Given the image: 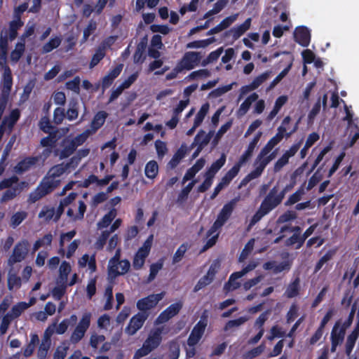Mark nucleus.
Segmentation results:
<instances>
[{
  "label": "nucleus",
  "mask_w": 359,
  "mask_h": 359,
  "mask_svg": "<svg viewBox=\"0 0 359 359\" xmlns=\"http://www.w3.org/2000/svg\"><path fill=\"white\" fill-rule=\"evenodd\" d=\"M239 200L240 198L238 196L235 197L224 205L219 214L217 215L216 220L210 228V229L207 231L208 238L211 236L214 233L220 229L225 224V223L231 217Z\"/></svg>",
  "instance_id": "obj_1"
},
{
  "label": "nucleus",
  "mask_w": 359,
  "mask_h": 359,
  "mask_svg": "<svg viewBox=\"0 0 359 359\" xmlns=\"http://www.w3.org/2000/svg\"><path fill=\"white\" fill-rule=\"evenodd\" d=\"M29 243L27 239L18 242L13 248V252L8 259V264L13 266L15 264L22 262L29 252Z\"/></svg>",
  "instance_id": "obj_2"
},
{
  "label": "nucleus",
  "mask_w": 359,
  "mask_h": 359,
  "mask_svg": "<svg viewBox=\"0 0 359 359\" xmlns=\"http://www.w3.org/2000/svg\"><path fill=\"white\" fill-rule=\"evenodd\" d=\"M283 198V193H280L278 186H274L270 189L260 205L270 212L282 203Z\"/></svg>",
  "instance_id": "obj_3"
},
{
  "label": "nucleus",
  "mask_w": 359,
  "mask_h": 359,
  "mask_svg": "<svg viewBox=\"0 0 359 359\" xmlns=\"http://www.w3.org/2000/svg\"><path fill=\"white\" fill-rule=\"evenodd\" d=\"M91 313L86 312L83 314L82 318L76 326L71 335V341L74 344L79 342L90 325Z\"/></svg>",
  "instance_id": "obj_4"
},
{
  "label": "nucleus",
  "mask_w": 359,
  "mask_h": 359,
  "mask_svg": "<svg viewBox=\"0 0 359 359\" xmlns=\"http://www.w3.org/2000/svg\"><path fill=\"white\" fill-rule=\"evenodd\" d=\"M165 292L158 294H149L146 297L142 298L137 302V308L140 312H146L154 307L164 297Z\"/></svg>",
  "instance_id": "obj_5"
},
{
  "label": "nucleus",
  "mask_w": 359,
  "mask_h": 359,
  "mask_svg": "<svg viewBox=\"0 0 359 359\" xmlns=\"http://www.w3.org/2000/svg\"><path fill=\"white\" fill-rule=\"evenodd\" d=\"M149 317V313L138 312L133 316L125 329L126 333L128 335H134L144 325Z\"/></svg>",
  "instance_id": "obj_6"
},
{
  "label": "nucleus",
  "mask_w": 359,
  "mask_h": 359,
  "mask_svg": "<svg viewBox=\"0 0 359 359\" xmlns=\"http://www.w3.org/2000/svg\"><path fill=\"white\" fill-rule=\"evenodd\" d=\"M212 135V131H210L208 134L203 130H200L198 132L194 137V142L191 144V147L197 146L196 149L192 154L193 158H196L199 155L203 149L210 142Z\"/></svg>",
  "instance_id": "obj_7"
},
{
  "label": "nucleus",
  "mask_w": 359,
  "mask_h": 359,
  "mask_svg": "<svg viewBox=\"0 0 359 359\" xmlns=\"http://www.w3.org/2000/svg\"><path fill=\"white\" fill-rule=\"evenodd\" d=\"M206 326V320L202 319L195 325L187 339V344L189 346H194L198 343L205 332Z\"/></svg>",
  "instance_id": "obj_8"
},
{
  "label": "nucleus",
  "mask_w": 359,
  "mask_h": 359,
  "mask_svg": "<svg viewBox=\"0 0 359 359\" xmlns=\"http://www.w3.org/2000/svg\"><path fill=\"white\" fill-rule=\"evenodd\" d=\"M201 60V53L198 52L190 51L186 53L180 65L182 69L191 70L198 65Z\"/></svg>",
  "instance_id": "obj_9"
},
{
  "label": "nucleus",
  "mask_w": 359,
  "mask_h": 359,
  "mask_svg": "<svg viewBox=\"0 0 359 359\" xmlns=\"http://www.w3.org/2000/svg\"><path fill=\"white\" fill-rule=\"evenodd\" d=\"M163 331V327H156L154 330H151L144 342V344L146 345L149 349V351H153L154 349L158 347L162 341V333Z\"/></svg>",
  "instance_id": "obj_10"
},
{
  "label": "nucleus",
  "mask_w": 359,
  "mask_h": 359,
  "mask_svg": "<svg viewBox=\"0 0 359 359\" xmlns=\"http://www.w3.org/2000/svg\"><path fill=\"white\" fill-rule=\"evenodd\" d=\"M2 89L1 94L9 95L13 86V75L10 67L4 62L2 64Z\"/></svg>",
  "instance_id": "obj_11"
},
{
  "label": "nucleus",
  "mask_w": 359,
  "mask_h": 359,
  "mask_svg": "<svg viewBox=\"0 0 359 359\" xmlns=\"http://www.w3.org/2000/svg\"><path fill=\"white\" fill-rule=\"evenodd\" d=\"M294 41L303 47H307L311 41V33L305 26L297 27L294 32Z\"/></svg>",
  "instance_id": "obj_12"
},
{
  "label": "nucleus",
  "mask_w": 359,
  "mask_h": 359,
  "mask_svg": "<svg viewBox=\"0 0 359 359\" xmlns=\"http://www.w3.org/2000/svg\"><path fill=\"white\" fill-rule=\"evenodd\" d=\"M60 180L52 179L46 175L37 187L44 196H46L53 191L60 185Z\"/></svg>",
  "instance_id": "obj_13"
},
{
  "label": "nucleus",
  "mask_w": 359,
  "mask_h": 359,
  "mask_svg": "<svg viewBox=\"0 0 359 359\" xmlns=\"http://www.w3.org/2000/svg\"><path fill=\"white\" fill-rule=\"evenodd\" d=\"M39 161L38 156H29L19 161L14 167V172L18 175H21L29 170Z\"/></svg>",
  "instance_id": "obj_14"
},
{
  "label": "nucleus",
  "mask_w": 359,
  "mask_h": 359,
  "mask_svg": "<svg viewBox=\"0 0 359 359\" xmlns=\"http://www.w3.org/2000/svg\"><path fill=\"white\" fill-rule=\"evenodd\" d=\"M346 334V330L341 327L340 320L336 321L330 334V341L341 344Z\"/></svg>",
  "instance_id": "obj_15"
},
{
  "label": "nucleus",
  "mask_w": 359,
  "mask_h": 359,
  "mask_svg": "<svg viewBox=\"0 0 359 359\" xmlns=\"http://www.w3.org/2000/svg\"><path fill=\"white\" fill-rule=\"evenodd\" d=\"M107 116L108 114L104 111H99L95 114L90 123L91 128L89 129L93 134L96 133L104 124Z\"/></svg>",
  "instance_id": "obj_16"
},
{
  "label": "nucleus",
  "mask_w": 359,
  "mask_h": 359,
  "mask_svg": "<svg viewBox=\"0 0 359 359\" xmlns=\"http://www.w3.org/2000/svg\"><path fill=\"white\" fill-rule=\"evenodd\" d=\"M20 118V111L18 109H13L8 116L4 118L1 123L8 128L9 133H11Z\"/></svg>",
  "instance_id": "obj_17"
},
{
  "label": "nucleus",
  "mask_w": 359,
  "mask_h": 359,
  "mask_svg": "<svg viewBox=\"0 0 359 359\" xmlns=\"http://www.w3.org/2000/svg\"><path fill=\"white\" fill-rule=\"evenodd\" d=\"M226 163V155L222 154L219 158L213 162L210 167L207 170L205 176L213 180L216 173L223 167Z\"/></svg>",
  "instance_id": "obj_18"
},
{
  "label": "nucleus",
  "mask_w": 359,
  "mask_h": 359,
  "mask_svg": "<svg viewBox=\"0 0 359 359\" xmlns=\"http://www.w3.org/2000/svg\"><path fill=\"white\" fill-rule=\"evenodd\" d=\"M305 241L302 234L293 233L285 241L284 244L287 248H294L295 250H299L304 245Z\"/></svg>",
  "instance_id": "obj_19"
},
{
  "label": "nucleus",
  "mask_w": 359,
  "mask_h": 359,
  "mask_svg": "<svg viewBox=\"0 0 359 359\" xmlns=\"http://www.w3.org/2000/svg\"><path fill=\"white\" fill-rule=\"evenodd\" d=\"M300 291V278H295L287 287L284 295L289 299L299 295Z\"/></svg>",
  "instance_id": "obj_20"
},
{
  "label": "nucleus",
  "mask_w": 359,
  "mask_h": 359,
  "mask_svg": "<svg viewBox=\"0 0 359 359\" xmlns=\"http://www.w3.org/2000/svg\"><path fill=\"white\" fill-rule=\"evenodd\" d=\"M258 97L259 96L256 93H252V94H250L240 105V107L237 111L238 116H244L250 109L252 104L254 102L257 101Z\"/></svg>",
  "instance_id": "obj_21"
},
{
  "label": "nucleus",
  "mask_w": 359,
  "mask_h": 359,
  "mask_svg": "<svg viewBox=\"0 0 359 359\" xmlns=\"http://www.w3.org/2000/svg\"><path fill=\"white\" fill-rule=\"evenodd\" d=\"M79 103L77 99H72L69 102V108L67 111L66 117L70 121L76 120L79 116Z\"/></svg>",
  "instance_id": "obj_22"
},
{
  "label": "nucleus",
  "mask_w": 359,
  "mask_h": 359,
  "mask_svg": "<svg viewBox=\"0 0 359 359\" xmlns=\"http://www.w3.org/2000/svg\"><path fill=\"white\" fill-rule=\"evenodd\" d=\"M251 25V18L246 19L241 25L236 27H233L229 30L231 33L233 39L234 40L238 39L241 35H243L247 30H248Z\"/></svg>",
  "instance_id": "obj_23"
},
{
  "label": "nucleus",
  "mask_w": 359,
  "mask_h": 359,
  "mask_svg": "<svg viewBox=\"0 0 359 359\" xmlns=\"http://www.w3.org/2000/svg\"><path fill=\"white\" fill-rule=\"evenodd\" d=\"M118 264L121 268V271H118L117 264L110 265L109 269V273L113 274L115 277L126 274L130 267V263L128 259L121 260Z\"/></svg>",
  "instance_id": "obj_24"
},
{
  "label": "nucleus",
  "mask_w": 359,
  "mask_h": 359,
  "mask_svg": "<svg viewBox=\"0 0 359 359\" xmlns=\"http://www.w3.org/2000/svg\"><path fill=\"white\" fill-rule=\"evenodd\" d=\"M236 20V16H229L224 18L219 24L208 32V35L217 34L228 28Z\"/></svg>",
  "instance_id": "obj_25"
},
{
  "label": "nucleus",
  "mask_w": 359,
  "mask_h": 359,
  "mask_svg": "<svg viewBox=\"0 0 359 359\" xmlns=\"http://www.w3.org/2000/svg\"><path fill=\"white\" fill-rule=\"evenodd\" d=\"M106 46L104 44L100 45L93 54L89 64L90 69L95 67L105 56Z\"/></svg>",
  "instance_id": "obj_26"
},
{
  "label": "nucleus",
  "mask_w": 359,
  "mask_h": 359,
  "mask_svg": "<svg viewBox=\"0 0 359 359\" xmlns=\"http://www.w3.org/2000/svg\"><path fill=\"white\" fill-rule=\"evenodd\" d=\"M144 173L147 178L154 179L158 173V165L154 160L149 161L145 165Z\"/></svg>",
  "instance_id": "obj_27"
},
{
  "label": "nucleus",
  "mask_w": 359,
  "mask_h": 359,
  "mask_svg": "<svg viewBox=\"0 0 359 359\" xmlns=\"http://www.w3.org/2000/svg\"><path fill=\"white\" fill-rule=\"evenodd\" d=\"M280 142L281 140L280 139L279 135H275L271 138L266 144L261 149L259 154V158L263 157L264 156L268 155V154L273 149V147Z\"/></svg>",
  "instance_id": "obj_28"
},
{
  "label": "nucleus",
  "mask_w": 359,
  "mask_h": 359,
  "mask_svg": "<svg viewBox=\"0 0 359 359\" xmlns=\"http://www.w3.org/2000/svg\"><path fill=\"white\" fill-rule=\"evenodd\" d=\"M24 25L22 20L13 19L9 22L8 39L10 41L14 40L18 36V30Z\"/></svg>",
  "instance_id": "obj_29"
},
{
  "label": "nucleus",
  "mask_w": 359,
  "mask_h": 359,
  "mask_svg": "<svg viewBox=\"0 0 359 359\" xmlns=\"http://www.w3.org/2000/svg\"><path fill=\"white\" fill-rule=\"evenodd\" d=\"M67 171L65 163H61L50 168L46 175L52 179H56L62 176Z\"/></svg>",
  "instance_id": "obj_30"
},
{
  "label": "nucleus",
  "mask_w": 359,
  "mask_h": 359,
  "mask_svg": "<svg viewBox=\"0 0 359 359\" xmlns=\"http://www.w3.org/2000/svg\"><path fill=\"white\" fill-rule=\"evenodd\" d=\"M241 165L236 163L222 178L221 182L224 185L231 182V181L238 174Z\"/></svg>",
  "instance_id": "obj_31"
},
{
  "label": "nucleus",
  "mask_w": 359,
  "mask_h": 359,
  "mask_svg": "<svg viewBox=\"0 0 359 359\" xmlns=\"http://www.w3.org/2000/svg\"><path fill=\"white\" fill-rule=\"evenodd\" d=\"M25 50V42H18L15 45V49L11 53V60L13 62L15 63L22 56Z\"/></svg>",
  "instance_id": "obj_32"
},
{
  "label": "nucleus",
  "mask_w": 359,
  "mask_h": 359,
  "mask_svg": "<svg viewBox=\"0 0 359 359\" xmlns=\"http://www.w3.org/2000/svg\"><path fill=\"white\" fill-rule=\"evenodd\" d=\"M196 183V180H194L182 189V191L179 193L177 198V202L178 203H182L187 199L189 193L192 190Z\"/></svg>",
  "instance_id": "obj_33"
},
{
  "label": "nucleus",
  "mask_w": 359,
  "mask_h": 359,
  "mask_svg": "<svg viewBox=\"0 0 359 359\" xmlns=\"http://www.w3.org/2000/svg\"><path fill=\"white\" fill-rule=\"evenodd\" d=\"M114 211V210L109 211L108 213L103 216L101 220L97 222V225L99 229L106 228L110 225L116 217V212Z\"/></svg>",
  "instance_id": "obj_34"
},
{
  "label": "nucleus",
  "mask_w": 359,
  "mask_h": 359,
  "mask_svg": "<svg viewBox=\"0 0 359 359\" xmlns=\"http://www.w3.org/2000/svg\"><path fill=\"white\" fill-rule=\"evenodd\" d=\"M61 41L62 40L59 36L50 38V40L43 46V53H48L55 48H57L60 45Z\"/></svg>",
  "instance_id": "obj_35"
},
{
  "label": "nucleus",
  "mask_w": 359,
  "mask_h": 359,
  "mask_svg": "<svg viewBox=\"0 0 359 359\" xmlns=\"http://www.w3.org/2000/svg\"><path fill=\"white\" fill-rule=\"evenodd\" d=\"M21 191V189L19 187L18 185L15 187H13L10 189H8L3 194L1 201V202H6L8 201H11L18 194H19Z\"/></svg>",
  "instance_id": "obj_36"
},
{
  "label": "nucleus",
  "mask_w": 359,
  "mask_h": 359,
  "mask_svg": "<svg viewBox=\"0 0 359 359\" xmlns=\"http://www.w3.org/2000/svg\"><path fill=\"white\" fill-rule=\"evenodd\" d=\"M258 264L257 262L255 261L250 262L247 266H245L241 271L233 272L231 273V278H241L243 276H244L246 273L248 272L254 270L257 266Z\"/></svg>",
  "instance_id": "obj_37"
},
{
  "label": "nucleus",
  "mask_w": 359,
  "mask_h": 359,
  "mask_svg": "<svg viewBox=\"0 0 359 359\" xmlns=\"http://www.w3.org/2000/svg\"><path fill=\"white\" fill-rule=\"evenodd\" d=\"M148 257L147 255L137 251L133 260V266L135 270H140L144 264L145 259Z\"/></svg>",
  "instance_id": "obj_38"
},
{
  "label": "nucleus",
  "mask_w": 359,
  "mask_h": 359,
  "mask_svg": "<svg viewBox=\"0 0 359 359\" xmlns=\"http://www.w3.org/2000/svg\"><path fill=\"white\" fill-rule=\"evenodd\" d=\"M335 253L334 250H329L326 252V253L321 257V258L318 261L314 267V273L318 272L323 267V266L330 261Z\"/></svg>",
  "instance_id": "obj_39"
},
{
  "label": "nucleus",
  "mask_w": 359,
  "mask_h": 359,
  "mask_svg": "<svg viewBox=\"0 0 359 359\" xmlns=\"http://www.w3.org/2000/svg\"><path fill=\"white\" fill-rule=\"evenodd\" d=\"M22 285L21 278L15 273H9L8 276V289L13 290L14 288L19 289Z\"/></svg>",
  "instance_id": "obj_40"
},
{
  "label": "nucleus",
  "mask_w": 359,
  "mask_h": 359,
  "mask_svg": "<svg viewBox=\"0 0 359 359\" xmlns=\"http://www.w3.org/2000/svg\"><path fill=\"white\" fill-rule=\"evenodd\" d=\"M27 217L25 211H18L13 214L11 219V226L13 229L18 226Z\"/></svg>",
  "instance_id": "obj_41"
},
{
  "label": "nucleus",
  "mask_w": 359,
  "mask_h": 359,
  "mask_svg": "<svg viewBox=\"0 0 359 359\" xmlns=\"http://www.w3.org/2000/svg\"><path fill=\"white\" fill-rule=\"evenodd\" d=\"M222 53H223L222 47H220V48H217V50L212 51L207 56V57L202 61L201 65L203 67H205L208 64L217 61Z\"/></svg>",
  "instance_id": "obj_42"
},
{
  "label": "nucleus",
  "mask_w": 359,
  "mask_h": 359,
  "mask_svg": "<svg viewBox=\"0 0 359 359\" xmlns=\"http://www.w3.org/2000/svg\"><path fill=\"white\" fill-rule=\"evenodd\" d=\"M39 217L44 218L46 222H49L51 219L54 221L55 208L53 207L50 208L47 205L43 206L39 213Z\"/></svg>",
  "instance_id": "obj_43"
},
{
  "label": "nucleus",
  "mask_w": 359,
  "mask_h": 359,
  "mask_svg": "<svg viewBox=\"0 0 359 359\" xmlns=\"http://www.w3.org/2000/svg\"><path fill=\"white\" fill-rule=\"evenodd\" d=\"M297 218V214L295 211L287 210L278 217L276 222L278 224L287 223L290 221H293V220L296 219Z\"/></svg>",
  "instance_id": "obj_44"
},
{
  "label": "nucleus",
  "mask_w": 359,
  "mask_h": 359,
  "mask_svg": "<svg viewBox=\"0 0 359 359\" xmlns=\"http://www.w3.org/2000/svg\"><path fill=\"white\" fill-rule=\"evenodd\" d=\"M189 248V245L188 244V243H182L175 252L172 257V263L176 264L180 262L184 256V254L186 253Z\"/></svg>",
  "instance_id": "obj_45"
},
{
  "label": "nucleus",
  "mask_w": 359,
  "mask_h": 359,
  "mask_svg": "<svg viewBox=\"0 0 359 359\" xmlns=\"http://www.w3.org/2000/svg\"><path fill=\"white\" fill-rule=\"evenodd\" d=\"M209 109V104L208 103H205L202 105L200 110L197 113V114L195 116L194 122H195V126H199L201 123L203 122V119L205 118V116H206L208 111Z\"/></svg>",
  "instance_id": "obj_46"
},
{
  "label": "nucleus",
  "mask_w": 359,
  "mask_h": 359,
  "mask_svg": "<svg viewBox=\"0 0 359 359\" xmlns=\"http://www.w3.org/2000/svg\"><path fill=\"white\" fill-rule=\"evenodd\" d=\"M15 318L7 313L3 318L0 324V335H4L6 333L10 324Z\"/></svg>",
  "instance_id": "obj_47"
},
{
  "label": "nucleus",
  "mask_w": 359,
  "mask_h": 359,
  "mask_svg": "<svg viewBox=\"0 0 359 359\" xmlns=\"http://www.w3.org/2000/svg\"><path fill=\"white\" fill-rule=\"evenodd\" d=\"M214 41V38H209L203 40H197L187 43L188 48H205L210 45Z\"/></svg>",
  "instance_id": "obj_48"
},
{
  "label": "nucleus",
  "mask_w": 359,
  "mask_h": 359,
  "mask_svg": "<svg viewBox=\"0 0 359 359\" xmlns=\"http://www.w3.org/2000/svg\"><path fill=\"white\" fill-rule=\"evenodd\" d=\"M264 348H265L264 344H262L259 346H258L255 348H253L252 349H251L249 351H248L247 353H245L243 355V358L244 359L255 358L259 356V355H261L264 352Z\"/></svg>",
  "instance_id": "obj_49"
},
{
  "label": "nucleus",
  "mask_w": 359,
  "mask_h": 359,
  "mask_svg": "<svg viewBox=\"0 0 359 359\" xmlns=\"http://www.w3.org/2000/svg\"><path fill=\"white\" fill-rule=\"evenodd\" d=\"M56 133H57V130H55L54 132H52V133H49L48 136L45 137L41 140V141H40L41 145L44 147H53L57 141Z\"/></svg>",
  "instance_id": "obj_50"
},
{
  "label": "nucleus",
  "mask_w": 359,
  "mask_h": 359,
  "mask_svg": "<svg viewBox=\"0 0 359 359\" xmlns=\"http://www.w3.org/2000/svg\"><path fill=\"white\" fill-rule=\"evenodd\" d=\"M27 309L26 302H20L14 305L10 313V315L13 316L14 318H18L22 313L25 311Z\"/></svg>",
  "instance_id": "obj_51"
},
{
  "label": "nucleus",
  "mask_w": 359,
  "mask_h": 359,
  "mask_svg": "<svg viewBox=\"0 0 359 359\" xmlns=\"http://www.w3.org/2000/svg\"><path fill=\"white\" fill-rule=\"evenodd\" d=\"M92 134L91 130L87 129L82 133L76 135L73 140H72V142L74 143L77 148L79 146L83 144L87 140L88 137Z\"/></svg>",
  "instance_id": "obj_52"
},
{
  "label": "nucleus",
  "mask_w": 359,
  "mask_h": 359,
  "mask_svg": "<svg viewBox=\"0 0 359 359\" xmlns=\"http://www.w3.org/2000/svg\"><path fill=\"white\" fill-rule=\"evenodd\" d=\"M163 262L162 260H159L156 263H153L150 265L149 280H153L157 276L158 271L163 268Z\"/></svg>",
  "instance_id": "obj_53"
},
{
  "label": "nucleus",
  "mask_w": 359,
  "mask_h": 359,
  "mask_svg": "<svg viewBox=\"0 0 359 359\" xmlns=\"http://www.w3.org/2000/svg\"><path fill=\"white\" fill-rule=\"evenodd\" d=\"M180 345L176 341H170L169 344L168 359H178L180 357Z\"/></svg>",
  "instance_id": "obj_54"
},
{
  "label": "nucleus",
  "mask_w": 359,
  "mask_h": 359,
  "mask_svg": "<svg viewBox=\"0 0 359 359\" xmlns=\"http://www.w3.org/2000/svg\"><path fill=\"white\" fill-rule=\"evenodd\" d=\"M292 65V60L290 61V64L282 70L278 75L271 82L270 88L275 87L290 72Z\"/></svg>",
  "instance_id": "obj_55"
},
{
  "label": "nucleus",
  "mask_w": 359,
  "mask_h": 359,
  "mask_svg": "<svg viewBox=\"0 0 359 359\" xmlns=\"http://www.w3.org/2000/svg\"><path fill=\"white\" fill-rule=\"evenodd\" d=\"M247 321V318L245 317H240L237 319L230 320H229L224 325V330L225 332L229 330L233 327H237L243 325L244 323Z\"/></svg>",
  "instance_id": "obj_56"
},
{
  "label": "nucleus",
  "mask_w": 359,
  "mask_h": 359,
  "mask_svg": "<svg viewBox=\"0 0 359 359\" xmlns=\"http://www.w3.org/2000/svg\"><path fill=\"white\" fill-rule=\"evenodd\" d=\"M255 147L248 144L247 149L245 151V152L241 156L238 161V163L240 164L241 166L246 163L251 156H252L253 151L255 150Z\"/></svg>",
  "instance_id": "obj_57"
},
{
  "label": "nucleus",
  "mask_w": 359,
  "mask_h": 359,
  "mask_svg": "<svg viewBox=\"0 0 359 359\" xmlns=\"http://www.w3.org/2000/svg\"><path fill=\"white\" fill-rule=\"evenodd\" d=\"M255 240L253 238L250 239L245 245L239 257V262H243L244 259L247 258L249 254L252 252L254 247Z\"/></svg>",
  "instance_id": "obj_58"
},
{
  "label": "nucleus",
  "mask_w": 359,
  "mask_h": 359,
  "mask_svg": "<svg viewBox=\"0 0 359 359\" xmlns=\"http://www.w3.org/2000/svg\"><path fill=\"white\" fill-rule=\"evenodd\" d=\"M186 154L185 149L182 147L180 148L176 153L173 155L172 158L169 162L171 168H175L180 163V161L184 157Z\"/></svg>",
  "instance_id": "obj_59"
},
{
  "label": "nucleus",
  "mask_w": 359,
  "mask_h": 359,
  "mask_svg": "<svg viewBox=\"0 0 359 359\" xmlns=\"http://www.w3.org/2000/svg\"><path fill=\"white\" fill-rule=\"evenodd\" d=\"M67 285L60 284L55 286L52 290V294L56 300H60L65 295Z\"/></svg>",
  "instance_id": "obj_60"
},
{
  "label": "nucleus",
  "mask_w": 359,
  "mask_h": 359,
  "mask_svg": "<svg viewBox=\"0 0 359 359\" xmlns=\"http://www.w3.org/2000/svg\"><path fill=\"white\" fill-rule=\"evenodd\" d=\"M270 75L269 72H265L262 74L255 77L251 83L252 88L257 89L259 86H261L269 77Z\"/></svg>",
  "instance_id": "obj_61"
},
{
  "label": "nucleus",
  "mask_w": 359,
  "mask_h": 359,
  "mask_svg": "<svg viewBox=\"0 0 359 359\" xmlns=\"http://www.w3.org/2000/svg\"><path fill=\"white\" fill-rule=\"evenodd\" d=\"M109 236V232H108L107 230L103 231L100 237L97 238V241L95 242V248L98 250H102Z\"/></svg>",
  "instance_id": "obj_62"
},
{
  "label": "nucleus",
  "mask_w": 359,
  "mask_h": 359,
  "mask_svg": "<svg viewBox=\"0 0 359 359\" xmlns=\"http://www.w3.org/2000/svg\"><path fill=\"white\" fill-rule=\"evenodd\" d=\"M65 117L66 114L64 108L57 107L55 109L53 112V121L55 124H61Z\"/></svg>",
  "instance_id": "obj_63"
},
{
  "label": "nucleus",
  "mask_w": 359,
  "mask_h": 359,
  "mask_svg": "<svg viewBox=\"0 0 359 359\" xmlns=\"http://www.w3.org/2000/svg\"><path fill=\"white\" fill-rule=\"evenodd\" d=\"M50 344H51V342H50V341H43V340L41 341V344L39 347V350H38L39 359H45L46 358L48 351L50 348Z\"/></svg>",
  "instance_id": "obj_64"
}]
</instances>
